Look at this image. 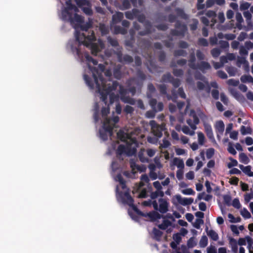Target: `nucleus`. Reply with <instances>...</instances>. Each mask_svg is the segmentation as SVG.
I'll use <instances>...</instances> for the list:
<instances>
[{"instance_id": "1", "label": "nucleus", "mask_w": 253, "mask_h": 253, "mask_svg": "<svg viewBox=\"0 0 253 253\" xmlns=\"http://www.w3.org/2000/svg\"><path fill=\"white\" fill-rule=\"evenodd\" d=\"M88 68L92 72L94 81H93L92 79L86 74L84 75V79L87 86L91 89L94 88V84H95L98 91L101 95L102 101L106 104L108 95L110 92L106 88V81L102 75L98 73L96 67H91L88 65Z\"/></svg>"}, {"instance_id": "2", "label": "nucleus", "mask_w": 253, "mask_h": 253, "mask_svg": "<svg viewBox=\"0 0 253 253\" xmlns=\"http://www.w3.org/2000/svg\"><path fill=\"white\" fill-rule=\"evenodd\" d=\"M81 37L84 40V44L87 47L90 46L92 53L96 54L99 52V48L96 43L93 42L96 40L94 32L93 31L88 32L87 35L83 33Z\"/></svg>"}, {"instance_id": "3", "label": "nucleus", "mask_w": 253, "mask_h": 253, "mask_svg": "<svg viewBox=\"0 0 253 253\" xmlns=\"http://www.w3.org/2000/svg\"><path fill=\"white\" fill-rule=\"evenodd\" d=\"M121 197L123 204L131 207L134 211L139 215L146 216L144 212L139 210L133 204L134 200L128 192L121 193Z\"/></svg>"}, {"instance_id": "4", "label": "nucleus", "mask_w": 253, "mask_h": 253, "mask_svg": "<svg viewBox=\"0 0 253 253\" xmlns=\"http://www.w3.org/2000/svg\"><path fill=\"white\" fill-rule=\"evenodd\" d=\"M175 27L176 29H171L170 34L172 36H182L185 35V33L187 30V26L184 24H182L181 22L177 20L175 24Z\"/></svg>"}, {"instance_id": "5", "label": "nucleus", "mask_w": 253, "mask_h": 253, "mask_svg": "<svg viewBox=\"0 0 253 253\" xmlns=\"http://www.w3.org/2000/svg\"><path fill=\"white\" fill-rule=\"evenodd\" d=\"M136 148L135 147H131L129 146H125L123 144L119 145L117 150L116 154L118 156H121L123 154H126L128 156H132L136 153Z\"/></svg>"}, {"instance_id": "6", "label": "nucleus", "mask_w": 253, "mask_h": 253, "mask_svg": "<svg viewBox=\"0 0 253 253\" xmlns=\"http://www.w3.org/2000/svg\"><path fill=\"white\" fill-rule=\"evenodd\" d=\"M122 49V48L121 47L114 52L115 54L117 56L118 62L124 64H129L133 62V57L128 54L123 55Z\"/></svg>"}, {"instance_id": "7", "label": "nucleus", "mask_w": 253, "mask_h": 253, "mask_svg": "<svg viewBox=\"0 0 253 253\" xmlns=\"http://www.w3.org/2000/svg\"><path fill=\"white\" fill-rule=\"evenodd\" d=\"M66 4L67 7L62 11V19L73 14L72 12L70 11L71 10H73L75 12L78 11L77 7L72 4L70 1L66 2Z\"/></svg>"}, {"instance_id": "8", "label": "nucleus", "mask_w": 253, "mask_h": 253, "mask_svg": "<svg viewBox=\"0 0 253 253\" xmlns=\"http://www.w3.org/2000/svg\"><path fill=\"white\" fill-rule=\"evenodd\" d=\"M63 20L70 22L71 24H75V23H82L84 22V18L82 16L75 13L74 15L72 14L68 16V17L63 19Z\"/></svg>"}, {"instance_id": "9", "label": "nucleus", "mask_w": 253, "mask_h": 253, "mask_svg": "<svg viewBox=\"0 0 253 253\" xmlns=\"http://www.w3.org/2000/svg\"><path fill=\"white\" fill-rule=\"evenodd\" d=\"M159 206L158 211L161 213H165L169 210V203L164 198H160L158 200Z\"/></svg>"}, {"instance_id": "10", "label": "nucleus", "mask_w": 253, "mask_h": 253, "mask_svg": "<svg viewBox=\"0 0 253 253\" xmlns=\"http://www.w3.org/2000/svg\"><path fill=\"white\" fill-rule=\"evenodd\" d=\"M175 198L177 202L183 206H187L191 205L193 202V199L192 198H182L180 195H176Z\"/></svg>"}, {"instance_id": "11", "label": "nucleus", "mask_w": 253, "mask_h": 253, "mask_svg": "<svg viewBox=\"0 0 253 253\" xmlns=\"http://www.w3.org/2000/svg\"><path fill=\"white\" fill-rule=\"evenodd\" d=\"M76 40L77 42H79L78 45L77 46L72 45L71 46V49L73 53H75L78 56H80L81 55V50L79 46L81 43H84V42L80 41L79 35L78 33L76 35Z\"/></svg>"}, {"instance_id": "12", "label": "nucleus", "mask_w": 253, "mask_h": 253, "mask_svg": "<svg viewBox=\"0 0 253 253\" xmlns=\"http://www.w3.org/2000/svg\"><path fill=\"white\" fill-rule=\"evenodd\" d=\"M196 70L198 69L202 71L203 73L205 72V70H210L211 68L210 64L206 61H201L196 66Z\"/></svg>"}, {"instance_id": "13", "label": "nucleus", "mask_w": 253, "mask_h": 253, "mask_svg": "<svg viewBox=\"0 0 253 253\" xmlns=\"http://www.w3.org/2000/svg\"><path fill=\"white\" fill-rule=\"evenodd\" d=\"M150 125L151 126L153 133L156 136L160 137L162 136V132L159 129V126L154 121L150 122Z\"/></svg>"}, {"instance_id": "14", "label": "nucleus", "mask_w": 253, "mask_h": 253, "mask_svg": "<svg viewBox=\"0 0 253 253\" xmlns=\"http://www.w3.org/2000/svg\"><path fill=\"white\" fill-rule=\"evenodd\" d=\"M205 231L208 236L213 241H216L218 240L219 237L218 234L212 229H209V228L207 226Z\"/></svg>"}, {"instance_id": "15", "label": "nucleus", "mask_w": 253, "mask_h": 253, "mask_svg": "<svg viewBox=\"0 0 253 253\" xmlns=\"http://www.w3.org/2000/svg\"><path fill=\"white\" fill-rule=\"evenodd\" d=\"M229 244L231 248L232 252L233 253H237L238 244L236 240L232 237H230L229 238Z\"/></svg>"}, {"instance_id": "16", "label": "nucleus", "mask_w": 253, "mask_h": 253, "mask_svg": "<svg viewBox=\"0 0 253 253\" xmlns=\"http://www.w3.org/2000/svg\"><path fill=\"white\" fill-rule=\"evenodd\" d=\"M196 57L194 52L191 53L189 55V59L188 60V66L192 69L196 70L195 64Z\"/></svg>"}, {"instance_id": "17", "label": "nucleus", "mask_w": 253, "mask_h": 253, "mask_svg": "<svg viewBox=\"0 0 253 253\" xmlns=\"http://www.w3.org/2000/svg\"><path fill=\"white\" fill-rule=\"evenodd\" d=\"M144 214L146 215L145 217L148 216L152 221H155L157 219H160L162 217V215L155 211H153Z\"/></svg>"}, {"instance_id": "18", "label": "nucleus", "mask_w": 253, "mask_h": 253, "mask_svg": "<svg viewBox=\"0 0 253 253\" xmlns=\"http://www.w3.org/2000/svg\"><path fill=\"white\" fill-rule=\"evenodd\" d=\"M124 14L122 12H118L112 16V23L116 24L122 21Z\"/></svg>"}, {"instance_id": "19", "label": "nucleus", "mask_w": 253, "mask_h": 253, "mask_svg": "<svg viewBox=\"0 0 253 253\" xmlns=\"http://www.w3.org/2000/svg\"><path fill=\"white\" fill-rule=\"evenodd\" d=\"M139 12L137 9L133 8L131 11H127L125 12L126 17L129 20L133 19L134 17L137 16Z\"/></svg>"}, {"instance_id": "20", "label": "nucleus", "mask_w": 253, "mask_h": 253, "mask_svg": "<svg viewBox=\"0 0 253 253\" xmlns=\"http://www.w3.org/2000/svg\"><path fill=\"white\" fill-rule=\"evenodd\" d=\"M215 128L217 132L222 134L224 130V124L223 122L222 121L216 122L215 125Z\"/></svg>"}, {"instance_id": "21", "label": "nucleus", "mask_w": 253, "mask_h": 253, "mask_svg": "<svg viewBox=\"0 0 253 253\" xmlns=\"http://www.w3.org/2000/svg\"><path fill=\"white\" fill-rule=\"evenodd\" d=\"M204 127L205 132L208 137L210 139L214 138L211 126L208 124H205Z\"/></svg>"}, {"instance_id": "22", "label": "nucleus", "mask_w": 253, "mask_h": 253, "mask_svg": "<svg viewBox=\"0 0 253 253\" xmlns=\"http://www.w3.org/2000/svg\"><path fill=\"white\" fill-rule=\"evenodd\" d=\"M117 137L122 142H126V139L128 137V134L125 133V132L122 130H120L117 133Z\"/></svg>"}, {"instance_id": "23", "label": "nucleus", "mask_w": 253, "mask_h": 253, "mask_svg": "<svg viewBox=\"0 0 253 253\" xmlns=\"http://www.w3.org/2000/svg\"><path fill=\"white\" fill-rule=\"evenodd\" d=\"M119 85V83L117 81H114L111 85L110 84H106V88L111 92L112 91L116 90Z\"/></svg>"}, {"instance_id": "24", "label": "nucleus", "mask_w": 253, "mask_h": 253, "mask_svg": "<svg viewBox=\"0 0 253 253\" xmlns=\"http://www.w3.org/2000/svg\"><path fill=\"white\" fill-rule=\"evenodd\" d=\"M121 66H117L113 70V75L117 79H120L122 78Z\"/></svg>"}, {"instance_id": "25", "label": "nucleus", "mask_w": 253, "mask_h": 253, "mask_svg": "<svg viewBox=\"0 0 253 253\" xmlns=\"http://www.w3.org/2000/svg\"><path fill=\"white\" fill-rule=\"evenodd\" d=\"M127 139H129V140L128 141H126L127 146H129L131 147H135L137 146L138 143L136 139L134 138H131L129 136H128Z\"/></svg>"}, {"instance_id": "26", "label": "nucleus", "mask_w": 253, "mask_h": 253, "mask_svg": "<svg viewBox=\"0 0 253 253\" xmlns=\"http://www.w3.org/2000/svg\"><path fill=\"white\" fill-rule=\"evenodd\" d=\"M173 77L171 76L170 73L168 72L165 74H164L161 79V82L164 83H170Z\"/></svg>"}, {"instance_id": "27", "label": "nucleus", "mask_w": 253, "mask_h": 253, "mask_svg": "<svg viewBox=\"0 0 253 253\" xmlns=\"http://www.w3.org/2000/svg\"><path fill=\"white\" fill-rule=\"evenodd\" d=\"M171 222L167 219L163 220V223L158 225V227L162 230H166L169 226L171 225Z\"/></svg>"}, {"instance_id": "28", "label": "nucleus", "mask_w": 253, "mask_h": 253, "mask_svg": "<svg viewBox=\"0 0 253 253\" xmlns=\"http://www.w3.org/2000/svg\"><path fill=\"white\" fill-rule=\"evenodd\" d=\"M164 192L162 190H156L155 192H153L151 193L150 197L152 199H155L158 197H163L164 196Z\"/></svg>"}, {"instance_id": "29", "label": "nucleus", "mask_w": 253, "mask_h": 253, "mask_svg": "<svg viewBox=\"0 0 253 253\" xmlns=\"http://www.w3.org/2000/svg\"><path fill=\"white\" fill-rule=\"evenodd\" d=\"M187 53L186 50L183 49H177L175 50L173 52V55L174 57L178 56H186Z\"/></svg>"}, {"instance_id": "30", "label": "nucleus", "mask_w": 253, "mask_h": 253, "mask_svg": "<svg viewBox=\"0 0 253 253\" xmlns=\"http://www.w3.org/2000/svg\"><path fill=\"white\" fill-rule=\"evenodd\" d=\"M108 43L113 47H117L119 46L118 41L116 39L112 38L110 36L107 38Z\"/></svg>"}, {"instance_id": "31", "label": "nucleus", "mask_w": 253, "mask_h": 253, "mask_svg": "<svg viewBox=\"0 0 253 253\" xmlns=\"http://www.w3.org/2000/svg\"><path fill=\"white\" fill-rule=\"evenodd\" d=\"M126 32L127 31L126 29L120 26H116L114 27V33L116 34H121L125 35Z\"/></svg>"}, {"instance_id": "32", "label": "nucleus", "mask_w": 253, "mask_h": 253, "mask_svg": "<svg viewBox=\"0 0 253 253\" xmlns=\"http://www.w3.org/2000/svg\"><path fill=\"white\" fill-rule=\"evenodd\" d=\"M241 133L242 135H246L248 134H251L252 132V128L249 127H246L244 126H242L240 128Z\"/></svg>"}, {"instance_id": "33", "label": "nucleus", "mask_w": 253, "mask_h": 253, "mask_svg": "<svg viewBox=\"0 0 253 253\" xmlns=\"http://www.w3.org/2000/svg\"><path fill=\"white\" fill-rule=\"evenodd\" d=\"M173 164L179 169H182L184 167V162L182 160L176 158L173 159Z\"/></svg>"}, {"instance_id": "34", "label": "nucleus", "mask_w": 253, "mask_h": 253, "mask_svg": "<svg viewBox=\"0 0 253 253\" xmlns=\"http://www.w3.org/2000/svg\"><path fill=\"white\" fill-rule=\"evenodd\" d=\"M99 29L102 35H106L109 33V28L104 24H100Z\"/></svg>"}, {"instance_id": "35", "label": "nucleus", "mask_w": 253, "mask_h": 253, "mask_svg": "<svg viewBox=\"0 0 253 253\" xmlns=\"http://www.w3.org/2000/svg\"><path fill=\"white\" fill-rule=\"evenodd\" d=\"M239 160L244 164H247L249 162V158L244 153H241L239 154Z\"/></svg>"}, {"instance_id": "36", "label": "nucleus", "mask_w": 253, "mask_h": 253, "mask_svg": "<svg viewBox=\"0 0 253 253\" xmlns=\"http://www.w3.org/2000/svg\"><path fill=\"white\" fill-rule=\"evenodd\" d=\"M86 7H83L82 8V10L83 12L88 16H91L93 14V11L91 9V5L90 3V5H86Z\"/></svg>"}, {"instance_id": "37", "label": "nucleus", "mask_w": 253, "mask_h": 253, "mask_svg": "<svg viewBox=\"0 0 253 253\" xmlns=\"http://www.w3.org/2000/svg\"><path fill=\"white\" fill-rule=\"evenodd\" d=\"M208 244V239L206 236L204 235L202 236L200 242H199V245L201 248H205L206 247Z\"/></svg>"}, {"instance_id": "38", "label": "nucleus", "mask_w": 253, "mask_h": 253, "mask_svg": "<svg viewBox=\"0 0 253 253\" xmlns=\"http://www.w3.org/2000/svg\"><path fill=\"white\" fill-rule=\"evenodd\" d=\"M117 178L118 179V181L119 182L120 185H121L122 188L123 189H125L126 188V181L122 176L121 174H119L117 176Z\"/></svg>"}, {"instance_id": "39", "label": "nucleus", "mask_w": 253, "mask_h": 253, "mask_svg": "<svg viewBox=\"0 0 253 253\" xmlns=\"http://www.w3.org/2000/svg\"><path fill=\"white\" fill-rule=\"evenodd\" d=\"M172 73L175 77H181L183 75L184 71L181 69L173 68Z\"/></svg>"}, {"instance_id": "40", "label": "nucleus", "mask_w": 253, "mask_h": 253, "mask_svg": "<svg viewBox=\"0 0 253 253\" xmlns=\"http://www.w3.org/2000/svg\"><path fill=\"white\" fill-rule=\"evenodd\" d=\"M177 14L178 16L184 19L188 18L187 15L184 12V10L180 8H177L176 9Z\"/></svg>"}, {"instance_id": "41", "label": "nucleus", "mask_w": 253, "mask_h": 253, "mask_svg": "<svg viewBox=\"0 0 253 253\" xmlns=\"http://www.w3.org/2000/svg\"><path fill=\"white\" fill-rule=\"evenodd\" d=\"M198 139L199 144L200 145H203L205 142V137L203 132H198Z\"/></svg>"}, {"instance_id": "42", "label": "nucleus", "mask_w": 253, "mask_h": 253, "mask_svg": "<svg viewBox=\"0 0 253 253\" xmlns=\"http://www.w3.org/2000/svg\"><path fill=\"white\" fill-rule=\"evenodd\" d=\"M153 233L157 240H159L163 234V232L156 228H153Z\"/></svg>"}, {"instance_id": "43", "label": "nucleus", "mask_w": 253, "mask_h": 253, "mask_svg": "<svg viewBox=\"0 0 253 253\" xmlns=\"http://www.w3.org/2000/svg\"><path fill=\"white\" fill-rule=\"evenodd\" d=\"M78 6L81 7L84 5H90V2L88 0H75Z\"/></svg>"}, {"instance_id": "44", "label": "nucleus", "mask_w": 253, "mask_h": 253, "mask_svg": "<svg viewBox=\"0 0 253 253\" xmlns=\"http://www.w3.org/2000/svg\"><path fill=\"white\" fill-rule=\"evenodd\" d=\"M182 131L184 133L186 134H189L191 136L193 135L195 133L193 130H191L189 127L187 126H184L182 127Z\"/></svg>"}, {"instance_id": "45", "label": "nucleus", "mask_w": 253, "mask_h": 253, "mask_svg": "<svg viewBox=\"0 0 253 253\" xmlns=\"http://www.w3.org/2000/svg\"><path fill=\"white\" fill-rule=\"evenodd\" d=\"M228 217L230 219V222L231 223H237L240 222L241 220L240 217H235L231 213L228 214Z\"/></svg>"}, {"instance_id": "46", "label": "nucleus", "mask_w": 253, "mask_h": 253, "mask_svg": "<svg viewBox=\"0 0 253 253\" xmlns=\"http://www.w3.org/2000/svg\"><path fill=\"white\" fill-rule=\"evenodd\" d=\"M241 81L243 83H246L247 82L253 83V77L250 75L243 76L241 78Z\"/></svg>"}, {"instance_id": "47", "label": "nucleus", "mask_w": 253, "mask_h": 253, "mask_svg": "<svg viewBox=\"0 0 253 253\" xmlns=\"http://www.w3.org/2000/svg\"><path fill=\"white\" fill-rule=\"evenodd\" d=\"M187 246L189 248L194 247L197 245L196 241L194 237H191L187 241Z\"/></svg>"}, {"instance_id": "48", "label": "nucleus", "mask_w": 253, "mask_h": 253, "mask_svg": "<svg viewBox=\"0 0 253 253\" xmlns=\"http://www.w3.org/2000/svg\"><path fill=\"white\" fill-rule=\"evenodd\" d=\"M190 116H192L193 118V123L194 124H195V126H196L197 125L199 124V119L197 116L194 110H192L190 111Z\"/></svg>"}, {"instance_id": "49", "label": "nucleus", "mask_w": 253, "mask_h": 253, "mask_svg": "<svg viewBox=\"0 0 253 253\" xmlns=\"http://www.w3.org/2000/svg\"><path fill=\"white\" fill-rule=\"evenodd\" d=\"M215 150L213 148H210L207 150L206 151V157L207 159H211L214 154Z\"/></svg>"}, {"instance_id": "50", "label": "nucleus", "mask_w": 253, "mask_h": 253, "mask_svg": "<svg viewBox=\"0 0 253 253\" xmlns=\"http://www.w3.org/2000/svg\"><path fill=\"white\" fill-rule=\"evenodd\" d=\"M250 6L251 4L249 2L242 1L240 3V9L241 11L246 10L248 9Z\"/></svg>"}, {"instance_id": "51", "label": "nucleus", "mask_w": 253, "mask_h": 253, "mask_svg": "<svg viewBox=\"0 0 253 253\" xmlns=\"http://www.w3.org/2000/svg\"><path fill=\"white\" fill-rule=\"evenodd\" d=\"M158 89L159 90V91L161 94L163 95H166L167 93V86L165 84H159L158 86Z\"/></svg>"}, {"instance_id": "52", "label": "nucleus", "mask_w": 253, "mask_h": 253, "mask_svg": "<svg viewBox=\"0 0 253 253\" xmlns=\"http://www.w3.org/2000/svg\"><path fill=\"white\" fill-rule=\"evenodd\" d=\"M223 201L225 204L228 206L231 205V197L229 195H225L223 196Z\"/></svg>"}, {"instance_id": "53", "label": "nucleus", "mask_w": 253, "mask_h": 253, "mask_svg": "<svg viewBox=\"0 0 253 253\" xmlns=\"http://www.w3.org/2000/svg\"><path fill=\"white\" fill-rule=\"evenodd\" d=\"M243 171L250 177L253 176V172L251 171V167L250 166H246Z\"/></svg>"}, {"instance_id": "54", "label": "nucleus", "mask_w": 253, "mask_h": 253, "mask_svg": "<svg viewBox=\"0 0 253 253\" xmlns=\"http://www.w3.org/2000/svg\"><path fill=\"white\" fill-rule=\"evenodd\" d=\"M198 44L200 46H208L209 45L208 41L206 39L203 38H201L198 39Z\"/></svg>"}, {"instance_id": "55", "label": "nucleus", "mask_w": 253, "mask_h": 253, "mask_svg": "<svg viewBox=\"0 0 253 253\" xmlns=\"http://www.w3.org/2000/svg\"><path fill=\"white\" fill-rule=\"evenodd\" d=\"M211 54L214 58L218 57L221 53V51L219 48H214L211 50Z\"/></svg>"}, {"instance_id": "56", "label": "nucleus", "mask_w": 253, "mask_h": 253, "mask_svg": "<svg viewBox=\"0 0 253 253\" xmlns=\"http://www.w3.org/2000/svg\"><path fill=\"white\" fill-rule=\"evenodd\" d=\"M241 214L245 218L248 219L251 217V213L246 208L242 210Z\"/></svg>"}, {"instance_id": "57", "label": "nucleus", "mask_w": 253, "mask_h": 253, "mask_svg": "<svg viewBox=\"0 0 253 253\" xmlns=\"http://www.w3.org/2000/svg\"><path fill=\"white\" fill-rule=\"evenodd\" d=\"M231 205L237 209H239L241 207V205L238 198H235L233 200Z\"/></svg>"}, {"instance_id": "58", "label": "nucleus", "mask_w": 253, "mask_h": 253, "mask_svg": "<svg viewBox=\"0 0 253 253\" xmlns=\"http://www.w3.org/2000/svg\"><path fill=\"white\" fill-rule=\"evenodd\" d=\"M204 224V220L202 219H196L193 223V226L196 229H200L201 224Z\"/></svg>"}, {"instance_id": "59", "label": "nucleus", "mask_w": 253, "mask_h": 253, "mask_svg": "<svg viewBox=\"0 0 253 253\" xmlns=\"http://www.w3.org/2000/svg\"><path fill=\"white\" fill-rule=\"evenodd\" d=\"M218 44L220 45V47L222 49L227 48L229 46V44L228 42L220 40L218 42Z\"/></svg>"}, {"instance_id": "60", "label": "nucleus", "mask_w": 253, "mask_h": 253, "mask_svg": "<svg viewBox=\"0 0 253 253\" xmlns=\"http://www.w3.org/2000/svg\"><path fill=\"white\" fill-rule=\"evenodd\" d=\"M85 58L86 60L89 63H92L94 65H96L97 64V61L94 59H93L91 56L88 54H86L85 56Z\"/></svg>"}, {"instance_id": "61", "label": "nucleus", "mask_w": 253, "mask_h": 253, "mask_svg": "<svg viewBox=\"0 0 253 253\" xmlns=\"http://www.w3.org/2000/svg\"><path fill=\"white\" fill-rule=\"evenodd\" d=\"M158 59L159 61L163 62H164L166 59V54L165 51H160L158 55Z\"/></svg>"}, {"instance_id": "62", "label": "nucleus", "mask_w": 253, "mask_h": 253, "mask_svg": "<svg viewBox=\"0 0 253 253\" xmlns=\"http://www.w3.org/2000/svg\"><path fill=\"white\" fill-rule=\"evenodd\" d=\"M144 26L145 27V30L150 34L151 33L152 29V24L151 22L147 20L144 23Z\"/></svg>"}, {"instance_id": "63", "label": "nucleus", "mask_w": 253, "mask_h": 253, "mask_svg": "<svg viewBox=\"0 0 253 253\" xmlns=\"http://www.w3.org/2000/svg\"><path fill=\"white\" fill-rule=\"evenodd\" d=\"M170 83H171L173 86V87L175 88H177L180 85V81L178 79H175L173 78Z\"/></svg>"}, {"instance_id": "64", "label": "nucleus", "mask_w": 253, "mask_h": 253, "mask_svg": "<svg viewBox=\"0 0 253 253\" xmlns=\"http://www.w3.org/2000/svg\"><path fill=\"white\" fill-rule=\"evenodd\" d=\"M119 93L121 95V98L126 96L127 93V90L122 85H119Z\"/></svg>"}]
</instances>
